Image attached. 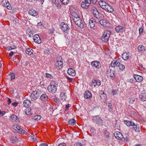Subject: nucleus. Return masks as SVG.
I'll return each mask as SVG.
<instances>
[{
	"instance_id": "obj_54",
	"label": "nucleus",
	"mask_w": 146,
	"mask_h": 146,
	"mask_svg": "<svg viewBox=\"0 0 146 146\" xmlns=\"http://www.w3.org/2000/svg\"><path fill=\"white\" fill-rule=\"evenodd\" d=\"M66 78L69 80L70 82H71L72 81V80L73 79V78H72L67 76H66Z\"/></svg>"
},
{
	"instance_id": "obj_3",
	"label": "nucleus",
	"mask_w": 146,
	"mask_h": 146,
	"mask_svg": "<svg viewBox=\"0 0 146 146\" xmlns=\"http://www.w3.org/2000/svg\"><path fill=\"white\" fill-rule=\"evenodd\" d=\"M99 21L98 18L95 19L91 18L89 20V24L88 25L90 28L95 29L96 28L97 23Z\"/></svg>"
},
{
	"instance_id": "obj_47",
	"label": "nucleus",
	"mask_w": 146,
	"mask_h": 146,
	"mask_svg": "<svg viewBox=\"0 0 146 146\" xmlns=\"http://www.w3.org/2000/svg\"><path fill=\"white\" fill-rule=\"evenodd\" d=\"M129 138L127 137H126L125 138H124L123 137L122 139H121V140L124 141L125 142L127 143L129 141Z\"/></svg>"
},
{
	"instance_id": "obj_9",
	"label": "nucleus",
	"mask_w": 146,
	"mask_h": 146,
	"mask_svg": "<svg viewBox=\"0 0 146 146\" xmlns=\"http://www.w3.org/2000/svg\"><path fill=\"white\" fill-rule=\"evenodd\" d=\"M101 84V81L99 80H92V82L91 83V87L94 88L96 86H99Z\"/></svg>"
},
{
	"instance_id": "obj_16",
	"label": "nucleus",
	"mask_w": 146,
	"mask_h": 146,
	"mask_svg": "<svg viewBox=\"0 0 146 146\" xmlns=\"http://www.w3.org/2000/svg\"><path fill=\"white\" fill-rule=\"evenodd\" d=\"M39 96V93L36 91H33L30 96L31 98L33 99H34L35 98L36 99Z\"/></svg>"
},
{
	"instance_id": "obj_13",
	"label": "nucleus",
	"mask_w": 146,
	"mask_h": 146,
	"mask_svg": "<svg viewBox=\"0 0 146 146\" xmlns=\"http://www.w3.org/2000/svg\"><path fill=\"white\" fill-rule=\"evenodd\" d=\"M133 125H132L130 128L133 130H135V131H140L139 128L140 127L139 125L137 124H135L134 123H133Z\"/></svg>"
},
{
	"instance_id": "obj_21",
	"label": "nucleus",
	"mask_w": 146,
	"mask_h": 146,
	"mask_svg": "<svg viewBox=\"0 0 146 146\" xmlns=\"http://www.w3.org/2000/svg\"><path fill=\"white\" fill-rule=\"evenodd\" d=\"M68 74L72 76H74L76 75V72L74 69L72 68H69L68 71Z\"/></svg>"
},
{
	"instance_id": "obj_19",
	"label": "nucleus",
	"mask_w": 146,
	"mask_h": 146,
	"mask_svg": "<svg viewBox=\"0 0 146 146\" xmlns=\"http://www.w3.org/2000/svg\"><path fill=\"white\" fill-rule=\"evenodd\" d=\"M105 7L104 9L109 13L113 12L114 11L113 7L108 4Z\"/></svg>"
},
{
	"instance_id": "obj_55",
	"label": "nucleus",
	"mask_w": 146,
	"mask_h": 146,
	"mask_svg": "<svg viewBox=\"0 0 146 146\" xmlns=\"http://www.w3.org/2000/svg\"><path fill=\"white\" fill-rule=\"evenodd\" d=\"M31 138L32 139L33 141H35L36 139V136L35 135H32L31 136Z\"/></svg>"
},
{
	"instance_id": "obj_58",
	"label": "nucleus",
	"mask_w": 146,
	"mask_h": 146,
	"mask_svg": "<svg viewBox=\"0 0 146 146\" xmlns=\"http://www.w3.org/2000/svg\"><path fill=\"white\" fill-rule=\"evenodd\" d=\"M139 34H141V33H142L143 32V28H140L139 29Z\"/></svg>"
},
{
	"instance_id": "obj_4",
	"label": "nucleus",
	"mask_w": 146,
	"mask_h": 146,
	"mask_svg": "<svg viewBox=\"0 0 146 146\" xmlns=\"http://www.w3.org/2000/svg\"><path fill=\"white\" fill-rule=\"evenodd\" d=\"M111 32L110 31L108 30H106L103 33L101 40L105 42L108 41L110 37Z\"/></svg>"
},
{
	"instance_id": "obj_22",
	"label": "nucleus",
	"mask_w": 146,
	"mask_h": 146,
	"mask_svg": "<svg viewBox=\"0 0 146 146\" xmlns=\"http://www.w3.org/2000/svg\"><path fill=\"white\" fill-rule=\"evenodd\" d=\"M134 77L135 80L138 82H140L143 80V77L138 75H134Z\"/></svg>"
},
{
	"instance_id": "obj_20",
	"label": "nucleus",
	"mask_w": 146,
	"mask_h": 146,
	"mask_svg": "<svg viewBox=\"0 0 146 146\" xmlns=\"http://www.w3.org/2000/svg\"><path fill=\"white\" fill-rule=\"evenodd\" d=\"M99 4L100 6L102 8L104 9L106 7L107 4H108L106 2L102 0H100L98 1Z\"/></svg>"
},
{
	"instance_id": "obj_11",
	"label": "nucleus",
	"mask_w": 146,
	"mask_h": 146,
	"mask_svg": "<svg viewBox=\"0 0 146 146\" xmlns=\"http://www.w3.org/2000/svg\"><path fill=\"white\" fill-rule=\"evenodd\" d=\"M91 11L94 17L96 18H98L99 17L98 15L99 13L96 8L95 7H92L91 9Z\"/></svg>"
},
{
	"instance_id": "obj_32",
	"label": "nucleus",
	"mask_w": 146,
	"mask_h": 146,
	"mask_svg": "<svg viewBox=\"0 0 146 146\" xmlns=\"http://www.w3.org/2000/svg\"><path fill=\"white\" fill-rule=\"evenodd\" d=\"M61 99L63 101L65 100L67 97L66 94L64 92H62L60 94Z\"/></svg>"
},
{
	"instance_id": "obj_57",
	"label": "nucleus",
	"mask_w": 146,
	"mask_h": 146,
	"mask_svg": "<svg viewBox=\"0 0 146 146\" xmlns=\"http://www.w3.org/2000/svg\"><path fill=\"white\" fill-rule=\"evenodd\" d=\"M18 104V103L16 102H14V103H12V105L14 106L15 107H16L17 105Z\"/></svg>"
},
{
	"instance_id": "obj_56",
	"label": "nucleus",
	"mask_w": 146,
	"mask_h": 146,
	"mask_svg": "<svg viewBox=\"0 0 146 146\" xmlns=\"http://www.w3.org/2000/svg\"><path fill=\"white\" fill-rule=\"evenodd\" d=\"M74 146H82V144L80 143H77L75 144Z\"/></svg>"
},
{
	"instance_id": "obj_43",
	"label": "nucleus",
	"mask_w": 146,
	"mask_h": 146,
	"mask_svg": "<svg viewBox=\"0 0 146 146\" xmlns=\"http://www.w3.org/2000/svg\"><path fill=\"white\" fill-rule=\"evenodd\" d=\"M41 118V117L40 115H35L33 117V119L35 120L38 121L40 120Z\"/></svg>"
},
{
	"instance_id": "obj_15",
	"label": "nucleus",
	"mask_w": 146,
	"mask_h": 146,
	"mask_svg": "<svg viewBox=\"0 0 146 146\" xmlns=\"http://www.w3.org/2000/svg\"><path fill=\"white\" fill-rule=\"evenodd\" d=\"M113 134L115 137L118 139L121 140L123 137V135L121 133L118 131L115 132Z\"/></svg>"
},
{
	"instance_id": "obj_31",
	"label": "nucleus",
	"mask_w": 146,
	"mask_h": 146,
	"mask_svg": "<svg viewBox=\"0 0 146 146\" xmlns=\"http://www.w3.org/2000/svg\"><path fill=\"white\" fill-rule=\"evenodd\" d=\"M11 119L12 120V121L18 122L19 121V118L15 115H13L11 116Z\"/></svg>"
},
{
	"instance_id": "obj_8",
	"label": "nucleus",
	"mask_w": 146,
	"mask_h": 146,
	"mask_svg": "<svg viewBox=\"0 0 146 146\" xmlns=\"http://www.w3.org/2000/svg\"><path fill=\"white\" fill-rule=\"evenodd\" d=\"M91 2V0H85V1L82 3L81 7L84 9H87L90 5Z\"/></svg>"
},
{
	"instance_id": "obj_40",
	"label": "nucleus",
	"mask_w": 146,
	"mask_h": 146,
	"mask_svg": "<svg viewBox=\"0 0 146 146\" xmlns=\"http://www.w3.org/2000/svg\"><path fill=\"white\" fill-rule=\"evenodd\" d=\"M105 139L107 141L109 139L110 137V136L109 135V132L107 131H106L105 133Z\"/></svg>"
},
{
	"instance_id": "obj_34",
	"label": "nucleus",
	"mask_w": 146,
	"mask_h": 146,
	"mask_svg": "<svg viewBox=\"0 0 146 146\" xmlns=\"http://www.w3.org/2000/svg\"><path fill=\"white\" fill-rule=\"evenodd\" d=\"M33 50L31 48H28L26 50V53L29 55H31L33 54Z\"/></svg>"
},
{
	"instance_id": "obj_23",
	"label": "nucleus",
	"mask_w": 146,
	"mask_h": 146,
	"mask_svg": "<svg viewBox=\"0 0 146 146\" xmlns=\"http://www.w3.org/2000/svg\"><path fill=\"white\" fill-rule=\"evenodd\" d=\"M28 13L30 15L34 16H36L38 14L36 11L33 9H31L29 10Z\"/></svg>"
},
{
	"instance_id": "obj_45",
	"label": "nucleus",
	"mask_w": 146,
	"mask_h": 146,
	"mask_svg": "<svg viewBox=\"0 0 146 146\" xmlns=\"http://www.w3.org/2000/svg\"><path fill=\"white\" fill-rule=\"evenodd\" d=\"M135 101V99L134 98H130L129 99V102L130 104H133Z\"/></svg>"
},
{
	"instance_id": "obj_42",
	"label": "nucleus",
	"mask_w": 146,
	"mask_h": 146,
	"mask_svg": "<svg viewBox=\"0 0 146 146\" xmlns=\"http://www.w3.org/2000/svg\"><path fill=\"white\" fill-rule=\"evenodd\" d=\"M117 67L119 68V70H120L121 71L123 70L125 68V66L123 65L122 64V63H121V64H120L117 66Z\"/></svg>"
},
{
	"instance_id": "obj_6",
	"label": "nucleus",
	"mask_w": 146,
	"mask_h": 146,
	"mask_svg": "<svg viewBox=\"0 0 146 146\" xmlns=\"http://www.w3.org/2000/svg\"><path fill=\"white\" fill-rule=\"evenodd\" d=\"M93 120L94 122L98 124L99 125H102L103 123V120L99 116L97 115L93 117Z\"/></svg>"
},
{
	"instance_id": "obj_52",
	"label": "nucleus",
	"mask_w": 146,
	"mask_h": 146,
	"mask_svg": "<svg viewBox=\"0 0 146 146\" xmlns=\"http://www.w3.org/2000/svg\"><path fill=\"white\" fill-rule=\"evenodd\" d=\"M19 132V133H21L22 134H25V130H23L20 127V130L18 132Z\"/></svg>"
},
{
	"instance_id": "obj_25",
	"label": "nucleus",
	"mask_w": 146,
	"mask_h": 146,
	"mask_svg": "<svg viewBox=\"0 0 146 146\" xmlns=\"http://www.w3.org/2000/svg\"><path fill=\"white\" fill-rule=\"evenodd\" d=\"M129 53L126 52L123 53L122 55V58L125 60H127L129 58Z\"/></svg>"
},
{
	"instance_id": "obj_5",
	"label": "nucleus",
	"mask_w": 146,
	"mask_h": 146,
	"mask_svg": "<svg viewBox=\"0 0 146 146\" xmlns=\"http://www.w3.org/2000/svg\"><path fill=\"white\" fill-rule=\"evenodd\" d=\"M62 60V58L60 56L57 58V62L56 63L55 65L57 69H60L62 68L63 65Z\"/></svg>"
},
{
	"instance_id": "obj_18",
	"label": "nucleus",
	"mask_w": 146,
	"mask_h": 146,
	"mask_svg": "<svg viewBox=\"0 0 146 146\" xmlns=\"http://www.w3.org/2000/svg\"><path fill=\"white\" fill-rule=\"evenodd\" d=\"M84 96L85 98L89 99L91 98L92 97V94L90 91L87 90L85 92Z\"/></svg>"
},
{
	"instance_id": "obj_36",
	"label": "nucleus",
	"mask_w": 146,
	"mask_h": 146,
	"mask_svg": "<svg viewBox=\"0 0 146 146\" xmlns=\"http://www.w3.org/2000/svg\"><path fill=\"white\" fill-rule=\"evenodd\" d=\"M76 121L74 119H70L68 121V124L71 125H74L75 124Z\"/></svg>"
},
{
	"instance_id": "obj_46",
	"label": "nucleus",
	"mask_w": 146,
	"mask_h": 146,
	"mask_svg": "<svg viewBox=\"0 0 146 146\" xmlns=\"http://www.w3.org/2000/svg\"><path fill=\"white\" fill-rule=\"evenodd\" d=\"M52 100L56 102L57 104H59L60 101L59 99L57 98H53L52 99Z\"/></svg>"
},
{
	"instance_id": "obj_38",
	"label": "nucleus",
	"mask_w": 146,
	"mask_h": 146,
	"mask_svg": "<svg viewBox=\"0 0 146 146\" xmlns=\"http://www.w3.org/2000/svg\"><path fill=\"white\" fill-rule=\"evenodd\" d=\"M124 122L127 126H130L131 127L133 123H134L130 121H125Z\"/></svg>"
},
{
	"instance_id": "obj_12",
	"label": "nucleus",
	"mask_w": 146,
	"mask_h": 146,
	"mask_svg": "<svg viewBox=\"0 0 146 146\" xmlns=\"http://www.w3.org/2000/svg\"><path fill=\"white\" fill-rule=\"evenodd\" d=\"M115 31L117 33H123L125 30L124 27L121 25H118L115 28Z\"/></svg>"
},
{
	"instance_id": "obj_30",
	"label": "nucleus",
	"mask_w": 146,
	"mask_h": 146,
	"mask_svg": "<svg viewBox=\"0 0 146 146\" xmlns=\"http://www.w3.org/2000/svg\"><path fill=\"white\" fill-rule=\"evenodd\" d=\"M139 98L142 101L146 100V95L145 94L141 93L139 95Z\"/></svg>"
},
{
	"instance_id": "obj_33",
	"label": "nucleus",
	"mask_w": 146,
	"mask_h": 146,
	"mask_svg": "<svg viewBox=\"0 0 146 146\" xmlns=\"http://www.w3.org/2000/svg\"><path fill=\"white\" fill-rule=\"evenodd\" d=\"M106 105L108 106V109L109 111L111 112L113 111V107L112 104L110 102H109L106 104Z\"/></svg>"
},
{
	"instance_id": "obj_10",
	"label": "nucleus",
	"mask_w": 146,
	"mask_h": 146,
	"mask_svg": "<svg viewBox=\"0 0 146 146\" xmlns=\"http://www.w3.org/2000/svg\"><path fill=\"white\" fill-rule=\"evenodd\" d=\"M61 29L65 33H67L69 30V28L67 24H66L64 22H62L61 24Z\"/></svg>"
},
{
	"instance_id": "obj_14",
	"label": "nucleus",
	"mask_w": 146,
	"mask_h": 146,
	"mask_svg": "<svg viewBox=\"0 0 146 146\" xmlns=\"http://www.w3.org/2000/svg\"><path fill=\"white\" fill-rule=\"evenodd\" d=\"M33 39L35 42L38 44L41 42L40 38L38 35H35L33 37Z\"/></svg>"
},
{
	"instance_id": "obj_64",
	"label": "nucleus",
	"mask_w": 146,
	"mask_h": 146,
	"mask_svg": "<svg viewBox=\"0 0 146 146\" xmlns=\"http://www.w3.org/2000/svg\"><path fill=\"white\" fill-rule=\"evenodd\" d=\"M7 50H10L13 49V48H11V47L10 46L7 47Z\"/></svg>"
},
{
	"instance_id": "obj_49",
	"label": "nucleus",
	"mask_w": 146,
	"mask_h": 146,
	"mask_svg": "<svg viewBox=\"0 0 146 146\" xmlns=\"http://www.w3.org/2000/svg\"><path fill=\"white\" fill-rule=\"evenodd\" d=\"M45 75L46 77L47 78H48L50 79H52V78H53V76H52L50 74L46 73Z\"/></svg>"
},
{
	"instance_id": "obj_35",
	"label": "nucleus",
	"mask_w": 146,
	"mask_h": 146,
	"mask_svg": "<svg viewBox=\"0 0 146 146\" xmlns=\"http://www.w3.org/2000/svg\"><path fill=\"white\" fill-rule=\"evenodd\" d=\"M11 142L13 144H15L18 142V139L16 136H13L11 140Z\"/></svg>"
},
{
	"instance_id": "obj_28",
	"label": "nucleus",
	"mask_w": 146,
	"mask_h": 146,
	"mask_svg": "<svg viewBox=\"0 0 146 146\" xmlns=\"http://www.w3.org/2000/svg\"><path fill=\"white\" fill-rule=\"evenodd\" d=\"M48 98V97L46 94H42L40 96V99L42 101H45Z\"/></svg>"
},
{
	"instance_id": "obj_2",
	"label": "nucleus",
	"mask_w": 146,
	"mask_h": 146,
	"mask_svg": "<svg viewBox=\"0 0 146 146\" xmlns=\"http://www.w3.org/2000/svg\"><path fill=\"white\" fill-rule=\"evenodd\" d=\"M58 86V84L57 82H52L51 83V84L48 86V90L50 92L54 93L56 91V88Z\"/></svg>"
},
{
	"instance_id": "obj_7",
	"label": "nucleus",
	"mask_w": 146,
	"mask_h": 146,
	"mask_svg": "<svg viewBox=\"0 0 146 146\" xmlns=\"http://www.w3.org/2000/svg\"><path fill=\"white\" fill-rule=\"evenodd\" d=\"M121 63H122V60L120 58H118L117 60H114L111 63V66L112 67L117 66Z\"/></svg>"
},
{
	"instance_id": "obj_60",
	"label": "nucleus",
	"mask_w": 146,
	"mask_h": 146,
	"mask_svg": "<svg viewBox=\"0 0 146 146\" xmlns=\"http://www.w3.org/2000/svg\"><path fill=\"white\" fill-rule=\"evenodd\" d=\"M14 52L13 51H11L9 53V56L10 57H12L13 54Z\"/></svg>"
},
{
	"instance_id": "obj_29",
	"label": "nucleus",
	"mask_w": 146,
	"mask_h": 146,
	"mask_svg": "<svg viewBox=\"0 0 146 146\" xmlns=\"http://www.w3.org/2000/svg\"><path fill=\"white\" fill-rule=\"evenodd\" d=\"M146 50V48L143 45H139L138 47V50L139 52H143Z\"/></svg>"
},
{
	"instance_id": "obj_17",
	"label": "nucleus",
	"mask_w": 146,
	"mask_h": 146,
	"mask_svg": "<svg viewBox=\"0 0 146 146\" xmlns=\"http://www.w3.org/2000/svg\"><path fill=\"white\" fill-rule=\"evenodd\" d=\"M91 64L92 66H94L97 68H100L101 66L100 62L97 61L92 62Z\"/></svg>"
},
{
	"instance_id": "obj_53",
	"label": "nucleus",
	"mask_w": 146,
	"mask_h": 146,
	"mask_svg": "<svg viewBox=\"0 0 146 146\" xmlns=\"http://www.w3.org/2000/svg\"><path fill=\"white\" fill-rule=\"evenodd\" d=\"M55 5L58 9H60L61 7V6L58 1L57 3H56V4Z\"/></svg>"
},
{
	"instance_id": "obj_41",
	"label": "nucleus",
	"mask_w": 146,
	"mask_h": 146,
	"mask_svg": "<svg viewBox=\"0 0 146 146\" xmlns=\"http://www.w3.org/2000/svg\"><path fill=\"white\" fill-rule=\"evenodd\" d=\"M99 23L102 26H106V20L104 19L100 20L99 21Z\"/></svg>"
},
{
	"instance_id": "obj_27",
	"label": "nucleus",
	"mask_w": 146,
	"mask_h": 146,
	"mask_svg": "<svg viewBox=\"0 0 146 146\" xmlns=\"http://www.w3.org/2000/svg\"><path fill=\"white\" fill-rule=\"evenodd\" d=\"M31 104V102L29 100H26L23 101V105L25 107L28 108Z\"/></svg>"
},
{
	"instance_id": "obj_51",
	"label": "nucleus",
	"mask_w": 146,
	"mask_h": 146,
	"mask_svg": "<svg viewBox=\"0 0 146 146\" xmlns=\"http://www.w3.org/2000/svg\"><path fill=\"white\" fill-rule=\"evenodd\" d=\"M64 5L67 4L69 1V0H60Z\"/></svg>"
},
{
	"instance_id": "obj_39",
	"label": "nucleus",
	"mask_w": 146,
	"mask_h": 146,
	"mask_svg": "<svg viewBox=\"0 0 146 146\" xmlns=\"http://www.w3.org/2000/svg\"><path fill=\"white\" fill-rule=\"evenodd\" d=\"M32 109L31 108H27L25 110V113L26 114L28 115H31L32 114L31 111Z\"/></svg>"
},
{
	"instance_id": "obj_37",
	"label": "nucleus",
	"mask_w": 146,
	"mask_h": 146,
	"mask_svg": "<svg viewBox=\"0 0 146 146\" xmlns=\"http://www.w3.org/2000/svg\"><path fill=\"white\" fill-rule=\"evenodd\" d=\"M13 128L15 131L19 132L20 129V127L16 125H13L12 126Z\"/></svg>"
},
{
	"instance_id": "obj_44",
	"label": "nucleus",
	"mask_w": 146,
	"mask_h": 146,
	"mask_svg": "<svg viewBox=\"0 0 146 146\" xmlns=\"http://www.w3.org/2000/svg\"><path fill=\"white\" fill-rule=\"evenodd\" d=\"M51 50L50 49L47 48L44 50V52L45 54H49L51 53Z\"/></svg>"
},
{
	"instance_id": "obj_50",
	"label": "nucleus",
	"mask_w": 146,
	"mask_h": 146,
	"mask_svg": "<svg viewBox=\"0 0 146 146\" xmlns=\"http://www.w3.org/2000/svg\"><path fill=\"white\" fill-rule=\"evenodd\" d=\"M8 1L7 0H3L2 1V4L3 6H7L6 4Z\"/></svg>"
},
{
	"instance_id": "obj_63",
	"label": "nucleus",
	"mask_w": 146,
	"mask_h": 146,
	"mask_svg": "<svg viewBox=\"0 0 146 146\" xmlns=\"http://www.w3.org/2000/svg\"><path fill=\"white\" fill-rule=\"evenodd\" d=\"M92 2L94 4L96 3L97 1H98V0H92Z\"/></svg>"
},
{
	"instance_id": "obj_26",
	"label": "nucleus",
	"mask_w": 146,
	"mask_h": 146,
	"mask_svg": "<svg viewBox=\"0 0 146 146\" xmlns=\"http://www.w3.org/2000/svg\"><path fill=\"white\" fill-rule=\"evenodd\" d=\"M8 79L11 81H12L15 78V74L13 72H11L8 74Z\"/></svg>"
},
{
	"instance_id": "obj_61",
	"label": "nucleus",
	"mask_w": 146,
	"mask_h": 146,
	"mask_svg": "<svg viewBox=\"0 0 146 146\" xmlns=\"http://www.w3.org/2000/svg\"><path fill=\"white\" fill-rule=\"evenodd\" d=\"M58 146H66V144L65 143H61L58 145Z\"/></svg>"
},
{
	"instance_id": "obj_59",
	"label": "nucleus",
	"mask_w": 146,
	"mask_h": 146,
	"mask_svg": "<svg viewBox=\"0 0 146 146\" xmlns=\"http://www.w3.org/2000/svg\"><path fill=\"white\" fill-rule=\"evenodd\" d=\"M39 146H48V145L46 143H43L40 144Z\"/></svg>"
},
{
	"instance_id": "obj_48",
	"label": "nucleus",
	"mask_w": 146,
	"mask_h": 146,
	"mask_svg": "<svg viewBox=\"0 0 146 146\" xmlns=\"http://www.w3.org/2000/svg\"><path fill=\"white\" fill-rule=\"evenodd\" d=\"M7 6H4L5 7H6L7 9L11 10L12 8V7L11 5L10 4L9 1L7 2L6 4Z\"/></svg>"
},
{
	"instance_id": "obj_1",
	"label": "nucleus",
	"mask_w": 146,
	"mask_h": 146,
	"mask_svg": "<svg viewBox=\"0 0 146 146\" xmlns=\"http://www.w3.org/2000/svg\"><path fill=\"white\" fill-rule=\"evenodd\" d=\"M73 19L75 24L81 28L84 27V22L82 20L81 18L77 14L75 15V16L73 17Z\"/></svg>"
},
{
	"instance_id": "obj_24",
	"label": "nucleus",
	"mask_w": 146,
	"mask_h": 146,
	"mask_svg": "<svg viewBox=\"0 0 146 146\" xmlns=\"http://www.w3.org/2000/svg\"><path fill=\"white\" fill-rule=\"evenodd\" d=\"M115 71L111 69L110 70V72L109 73V75L111 78V79H113L115 78Z\"/></svg>"
},
{
	"instance_id": "obj_62",
	"label": "nucleus",
	"mask_w": 146,
	"mask_h": 146,
	"mask_svg": "<svg viewBox=\"0 0 146 146\" xmlns=\"http://www.w3.org/2000/svg\"><path fill=\"white\" fill-rule=\"evenodd\" d=\"M7 102H8V105H9L11 102V99L9 98H8V99Z\"/></svg>"
}]
</instances>
